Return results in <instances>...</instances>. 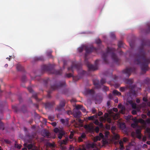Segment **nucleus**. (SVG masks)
<instances>
[{"instance_id": "obj_1", "label": "nucleus", "mask_w": 150, "mask_h": 150, "mask_svg": "<svg viewBox=\"0 0 150 150\" xmlns=\"http://www.w3.org/2000/svg\"><path fill=\"white\" fill-rule=\"evenodd\" d=\"M150 46V40L143 39L142 41L141 45L139 48L138 54L135 55L134 63L137 64H140L141 69L143 73H145L148 70V65L150 63L149 59L146 57V53L144 50V46Z\"/></svg>"}, {"instance_id": "obj_2", "label": "nucleus", "mask_w": 150, "mask_h": 150, "mask_svg": "<svg viewBox=\"0 0 150 150\" xmlns=\"http://www.w3.org/2000/svg\"><path fill=\"white\" fill-rule=\"evenodd\" d=\"M86 50V54L85 55V62L89 70L95 71L98 69V65L99 60H96L95 62V65L90 64L88 61L87 59V54L91 52L94 50L96 51L97 49L93 47H88L86 46H85Z\"/></svg>"}, {"instance_id": "obj_3", "label": "nucleus", "mask_w": 150, "mask_h": 150, "mask_svg": "<svg viewBox=\"0 0 150 150\" xmlns=\"http://www.w3.org/2000/svg\"><path fill=\"white\" fill-rule=\"evenodd\" d=\"M115 49L113 48L108 47L106 52L104 53L102 55V57L104 62L105 64L108 63L107 58L109 55H110L113 61L116 63H117L119 61V59L115 53Z\"/></svg>"}, {"instance_id": "obj_4", "label": "nucleus", "mask_w": 150, "mask_h": 150, "mask_svg": "<svg viewBox=\"0 0 150 150\" xmlns=\"http://www.w3.org/2000/svg\"><path fill=\"white\" fill-rule=\"evenodd\" d=\"M41 69L43 71H50L52 74L56 75H61L62 74V70L61 69H60L59 70L52 69L50 65H43L41 67Z\"/></svg>"}, {"instance_id": "obj_5", "label": "nucleus", "mask_w": 150, "mask_h": 150, "mask_svg": "<svg viewBox=\"0 0 150 150\" xmlns=\"http://www.w3.org/2000/svg\"><path fill=\"white\" fill-rule=\"evenodd\" d=\"M65 84V81L56 82L54 85H51V89L53 90H57L64 86Z\"/></svg>"}, {"instance_id": "obj_6", "label": "nucleus", "mask_w": 150, "mask_h": 150, "mask_svg": "<svg viewBox=\"0 0 150 150\" xmlns=\"http://www.w3.org/2000/svg\"><path fill=\"white\" fill-rule=\"evenodd\" d=\"M66 104V101L64 99H62L60 101L59 103V105L57 106V108L55 109L56 110L58 111H61L65 106Z\"/></svg>"}, {"instance_id": "obj_7", "label": "nucleus", "mask_w": 150, "mask_h": 150, "mask_svg": "<svg viewBox=\"0 0 150 150\" xmlns=\"http://www.w3.org/2000/svg\"><path fill=\"white\" fill-rule=\"evenodd\" d=\"M135 69L134 67H130L126 68L122 71L123 73L126 75L127 76L129 77L132 72L135 71Z\"/></svg>"}, {"instance_id": "obj_8", "label": "nucleus", "mask_w": 150, "mask_h": 150, "mask_svg": "<svg viewBox=\"0 0 150 150\" xmlns=\"http://www.w3.org/2000/svg\"><path fill=\"white\" fill-rule=\"evenodd\" d=\"M84 92L86 95H89L91 96L92 98H96V97L94 96L95 94V91L93 89H87L85 90Z\"/></svg>"}, {"instance_id": "obj_9", "label": "nucleus", "mask_w": 150, "mask_h": 150, "mask_svg": "<svg viewBox=\"0 0 150 150\" xmlns=\"http://www.w3.org/2000/svg\"><path fill=\"white\" fill-rule=\"evenodd\" d=\"M80 68V66L79 64H73L70 67L68 68V70L69 71H73L74 69H76L77 70L79 69Z\"/></svg>"}, {"instance_id": "obj_10", "label": "nucleus", "mask_w": 150, "mask_h": 150, "mask_svg": "<svg viewBox=\"0 0 150 150\" xmlns=\"http://www.w3.org/2000/svg\"><path fill=\"white\" fill-rule=\"evenodd\" d=\"M28 90L31 93H32V97L35 98V99L38 101H40L41 100L39 99L37 97V93L35 92H33V91L32 88L30 87L28 88Z\"/></svg>"}, {"instance_id": "obj_11", "label": "nucleus", "mask_w": 150, "mask_h": 150, "mask_svg": "<svg viewBox=\"0 0 150 150\" xmlns=\"http://www.w3.org/2000/svg\"><path fill=\"white\" fill-rule=\"evenodd\" d=\"M84 128L89 132H92L94 130L93 124L91 123L89 125H85L84 126Z\"/></svg>"}, {"instance_id": "obj_12", "label": "nucleus", "mask_w": 150, "mask_h": 150, "mask_svg": "<svg viewBox=\"0 0 150 150\" xmlns=\"http://www.w3.org/2000/svg\"><path fill=\"white\" fill-rule=\"evenodd\" d=\"M81 112L79 110L74 109L73 111V115L74 117L77 118H79L81 117Z\"/></svg>"}, {"instance_id": "obj_13", "label": "nucleus", "mask_w": 150, "mask_h": 150, "mask_svg": "<svg viewBox=\"0 0 150 150\" xmlns=\"http://www.w3.org/2000/svg\"><path fill=\"white\" fill-rule=\"evenodd\" d=\"M55 105L54 101L51 102H48L46 103L45 104V107L46 109H49L52 108Z\"/></svg>"}, {"instance_id": "obj_14", "label": "nucleus", "mask_w": 150, "mask_h": 150, "mask_svg": "<svg viewBox=\"0 0 150 150\" xmlns=\"http://www.w3.org/2000/svg\"><path fill=\"white\" fill-rule=\"evenodd\" d=\"M136 87V86L134 85H130L128 87V88H129L133 94L134 96L136 95V92L135 91V88Z\"/></svg>"}, {"instance_id": "obj_15", "label": "nucleus", "mask_w": 150, "mask_h": 150, "mask_svg": "<svg viewBox=\"0 0 150 150\" xmlns=\"http://www.w3.org/2000/svg\"><path fill=\"white\" fill-rule=\"evenodd\" d=\"M93 84L96 88L98 89L101 88V85L99 83V80L95 79L93 80Z\"/></svg>"}, {"instance_id": "obj_16", "label": "nucleus", "mask_w": 150, "mask_h": 150, "mask_svg": "<svg viewBox=\"0 0 150 150\" xmlns=\"http://www.w3.org/2000/svg\"><path fill=\"white\" fill-rule=\"evenodd\" d=\"M42 135L44 137L49 138L50 136V134L48 131L46 129H44L42 131Z\"/></svg>"}, {"instance_id": "obj_17", "label": "nucleus", "mask_w": 150, "mask_h": 150, "mask_svg": "<svg viewBox=\"0 0 150 150\" xmlns=\"http://www.w3.org/2000/svg\"><path fill=\"white\" fill-rule=\"evenodd\" d=\"M86 137V135L84 133H82L81 136L79 137L78 138V141L79 142H82L83 139H84Z\"/></svg>"}, {"instance_id": "obj_18", "label": "nucleus", "mask_w": 150, "mask_h": 150, "mask_svg": "<svg viewBox=\"0 0 150 150\" xmlns=\"http://www.w3.org/2000/svg\"><path fill=\"white\" fill-rule=\"evenodd\" d=\"M24 146L25 147H26L28 148V150L32 149L33 148V145L32 144H27L26 143L24 144Z\"/></svg>"}, {"instance_id": "obj_19", "label": "nucleus", "mask_w": 150, "mask_h": 150, "mask_svg": "<svg viewBox=\"0 0 150 150\" xmlns=\"http://www.w3.org/2000/svg\"><path fill=\"white\" fill-rule=\"evenodd\" d=\"M136 134L138 136V138L139 139L141 138V130L140 129H137L136 130Z\"/></svg>"}, {"instance_id": "obj_20", "label": "nucleus", "mask_w": 150, "mask_h": 150, "mask_svg": "<svg viewBox=\"0 0 150 150\" xmlns=\"http://www.w3.org/2000/svg\"><path fill=\"white\" fill-rule=\"evenodd\" d=\"M125 82L127 84L131 85L133 82V80L132 79H127L125 80Z\"/></svg>"}, {"instance_id": "obj_21", "label": "nucleus", "mask_w": 150, "mask_h": 150, "mask_svg": "<svg viewBox=\"0 0 150 150\" xmlns=\"http://www.w3.org/2000/svg\"><path fill=\"white\" fill-rule=\"evenodd\" d=\"M98 117L97 115L88 117L87 119L89 120H93L95 118H97Z\"/></svg>"}, {"instance_id": "obj_22", "label": "nucleus", "mask_w": 150, "mask_h": 150, "mask_svg": "<svg viewBox=\"0 0 150 150\" xmlns=\"http://www.w3.org/2000/svg\"><path fill=\"white\" fill-rule=\"evenodd\" d=\"M16 68L18 71H23V67L20 64H18L17 65Z\"/></svg>"}, {"instance_id": "obj_23", "label": "nucleus", "mask_w": 150, "mask_h": 150, "mask_svg": "<svg viewBox=\"0 0 150 150\" xmlns=\"http://www.w3.org/2000/svg\"><path fill=\"white\" fill-rule=\"evenodd\" d=\"M64 134V132L62 131V132H60L58 135V137L60 139H62L63 136Z\"/></svg>"}, {"instance_id": "obj_24", "label": "nucleus", "mask_w": 150, "mask_h": 150, "mask_svg": "<svg viewBox=\"0 0 150 150\" xmlns=\"http://www.w3.org/2000/svg\"><path fill=\"white\" fill-rule=\"evenodd\" d=\"M95 146V145L93 144H88L86 145V147L87 148L89 149L90 148H94Z\"/></svg>"}, {"instance_id": "obj_25", "label": "nucleus", "mask_w": 150, "mask_h": 150, "mask_svg": "<svg viewBox=\"0 0 150 150\" xmlns=\"http://www.w3.org/2000/svg\"><path fill=\"white\" fill-rule=\"evenodd\" d=\"M112 93L114 95H116L117 96H120L121 93L117 90H115L113 91Z\"/></svg>"}, {"instance_id": "obj_26", "label": "nucleus", "mask_w": 150, "mask_h": 150, "mask_svg": "<svg viewBox=\"0 0 150 150\" xmlns=\"http://www.w3.org/2000/svg\"><path fill=\"white\" fill-rule=\"evenodd\" d=\"M98 136H99V137H100V138H102V139H103V143H104L106 144L107 142V141L105 140L104 139V135H103V134L101 133H100V134H99V135Z\"/></svg>"}, {"instance_id": "obj_27", "label": "nucleus", "mask_w": 150, "mask_h": 150, "mask_svg": "<svg viewBox=\"0 0 150 150\" xmlns=\"http://www.w3.org/2000/svg\"><path fill=\"white\" fill-rule=\"evenodd\" d=\"M137 122H139V123H140L142 124H144V125H146V122L145 121L143 120V119L140 118L138 120V121H137Z\"/></svg>"}, {"instance_id": "obj_28", "label": "nucleus", "mask_w": 150, "mask_h": 150, "mask_svg": "<svg viewBox=\"0 0 150 150\" xmlns=\"http://www.w3.org/2000/svg\"><path fill=\"white\" fill-rule=\"evenodd\" d=\"M134 122H135V123H132L131 124V127L133 128H135L138 126L137 120H136L134 121Z\"/></svg>"}, {"instance_id": "obj_29", "label": "nucleus", "mask_w": 150, "mask_h": 150, "mask_svg": "<svg viewBox=\"0 0 150 150\" xmlns=\"http://www.w3.org/2000/svg\"><path fill=\"white\" fill-rule=\"evenodd\" d=\"M121 110L120 111V112L122 114H124L125 112V107L123 106L121 108Z\"/></svg>"}, {"instance_id": "obj_30", "label": "nucleus", "mask_w": 150, "mask_h": 150, "mask_svg": "<svg viewBox=\"0 0 150 150\" xmlns=\"http://www.w3.org/2000/svg\"><path fill=\"white\" fill-rule=\"evenodd\" d=\"M81 77L80 76H76L73 77V79L75 81H76L80 79Z\"/></svg>"}, {"instance_id": "obj_31", "label": "nucleus", "mask_w": 150, "mask_h": 150, "mask_svg": "<svg viewBox=\"0 0 150 150\" xmlns=\"http://www.w3.org/2000/svg\"><path fill=\"white\" fill-rule=\"evenodd\" d=\"M63 130H62L59 129V128H55L54 129V132L55 133H60V132H62V131Z\"/></svg>"}, {"instance_id": "obj_32", "label": "nucleus", "mask_w": 150, "mask_h": 150, "mask_svg": "<svg viewBox=\"0 0 150 150\" xmlns=\"http://www.w3.org/2000/svg\"><path fill=\"white\" fill-rule=\"evenodd\" d=\"M35 60L36 61L38 60H44V58L42 56H40L38 57H35Z\"/></svg>"}, {"instance_id": "obj_33", "label": "nucleus", "mask_w": 150, "mask_h": 150, "mask_svg": "<svg viewBox=\"0 0 150 150\" xmlns=\"http://www.w3.org/2000/svg\"><path fill=\"white\" fill-rule=\"evenodd\" d=\"M68 140V139H65L63 140L61 143V145L63 144H66Z\"/></svg>"}, {"instance_id": "obj_34", "label": "nucleus", "mask_w": 150, "mask_h": 150, "mask_svg": "<svg viewBox=\"0 0 150 150\" xmlns=\"http://www.w3.org/2000/svg\"><path fill=\"white\" fill-rule=\"evenodd\" d=\"M123 45V42L122 41H119L118 44V48H120L122 47Z\"/></svg>"}, {"instance_id": "obj_35", "label": "nucleus", "mask_w": 150, "mask_h": 150, "mask_svg": "<svg viewBox=\"0 0 150 150\" xmlns=\"http://www.w3.org/2000/svg\"><path fill=\"white\" fill-rule=\"evenodd\" d=\"M71 77H73L72 74L71 73H69L68 74H66L65 75V77H67L69 78Z\"/></svg>"}, {"instance_id": "obj_36", "label": "nucleus", "mask_w": 150, "mask_h": 150, "mask_svg": "<svg viewBox=\"0 0 150 150\" xmlns=\"http://www.w3.org/2000/svg\"><path fill=\"white\" fill-rule=\"evenodd\" d=\"M48 118L50 120L52 121L54 120V115H49L48 116Z\"/></svg>"}, {"instance_id": "obj_37", "label": "nucleus", "mask_w": 150, "mask_h": 150, "mask_svg": "<svg viewBox=\"0 0 150 150\" xmlns=\"http://www.w3.org/2000/svg\"><path fill=\"white\" fill-rule=\"evenodd\" d=\"M83 106L81 105H76V109H75L76 110H79V109H81L82 107Z\"/></svg>"}, {"instance_id": "obj_38", "label": "nucleus", "mask_w": 150, "mask_h": 150, "mask_svg": "<svg viewBox=\"0 0 150 150\" xmlns=\"http://www.w3.org/2000/svg\"><path fill=\"white\" fill-rule=\"evenodd\" d=\"M147 28L146 30L147 33H150V24L149 23H148L147 24Z\"/></svg>"}, {"instance_id": "obj_39", "label": "nucleus", "mask_w": 150, "mask_h": 150, "mask_svg": "<svg viewBox=\"0 0 150 150\" xmlns=\"http://www.w3.org/2000/svg\"><path fill=\"white\" fill-rule=\"evenodd\" d=\"M126 119L127 120H134L133 116L131 115H128Z\"/></svg>"}, {"instance_id": "obj_40", "label": "nucleus", "mask_w": 150, "mask_h": 150, "mask_svg": "<svg viewBox=\"0 0 150 150\" xmlns=\"http://www.w3.org/2000/svg\"><path fill=\"white\" fill-rule=\"evenodd\" d=\"M52 52V51H50L49 52H47V56L50 58H52V56L51 55Z\"/></svg>"}, {"instance_id": "obj_41", "label": "nucleus", "mask_w": 150, "mask_h": 150, "mask_svg": "<svg viewBox=\"0 0 150 150\" xmlns=\"http://www.w3.org/2000/svg\"><path fill=\"white\" fill-rule=\"evenodd\" d=\"M106 82V80L105 79H104L102 78V79L100 80V84L101 85H103V84H104Z\"/></svg>"}, {"instance_id": "obj_42", "label": "nucleus", "mask_w": 150, "mask_h": 150, "mask_svg": "<svg viewBox=\"0 0 150 150\" xmlns=\"http://www.w3.org/2000/svg\"><path fill=\"white\" fill-rule=\"evenodd\" d=\"M127 88H128V87L127 88V87H122L120 88V90L121 92H124Z\"/></svg>"}, {"instance_id": "obj_43", "label": "nucleus", "mask_w": 150, "mask_h": 150, "mask_svg": "<svg viewBox=\"0 0 150 150\" xmlns=\"http://www.w3.org/2000/svg\"><path fill=\"white\" fill-rule=\"evenodd\" d=\"M103 90L104 91L106 92L109 90V88L108 87L106 86H104L103 88Z\"/></svg>"}, {"instance_id": "obj_44", "label": "nucleus", "mask_w": 150, "mask_h": 150, "mask_svg": "<svg viewBox=\"0 0 150 150\" xmlns=\"http://www.w3.org/2000/svg\"><path fill=\"white\" fill-rule=\"evenodd\" d=\"M26 80V78L25 75H23L22 76L21 78V80L22 82H25Z\"/></svg>"}, {"instance_id": "obj_45", "label": "nucleus", "mask_w": 150, "mask_h": 150, "mask_svg": "<svg viewBox=\"0 0 150 150\" xmlns=\"http://www.w3.org/2000/svg\"><path fill=\"white\" fill-rule=\"evenodd\" d=\"M110 37L112 38L113 39H114L115 38V34H114V33H110Z\"/></svg>"}, {"instance_id": "obj_46", "label": "nucleus", "mask_w": 150, "mask_h": 150, "mask_svg": "<svg viewBox=\"0 0 150 150\" xmlns=\"http://www.w3.org/2000/svg\"><path fill=\"white\" fill-rule=\"evenodd\" d=\"M74 135V133L73 132H71L70 135L69 137V139H73Z\"/></svg>"}, {"instance_id": "obj_47", "label": "nucleus", "mask_w": 150, "mask_h": 150, "mask_svg": "<svg viewBox=\"0 0 150 150\" xmlns=\"http://www.w3.org/2000/svg\"><path fill=\"white\" fill-rule=\"evenodd\" d=\"M21 145L18 144H15V147L18 149H21Z\"/></svg>"}, {"instance_id": "obj_48", "label": "nucleus", "mask_w": 150, "mask_h": 150, "mask_svg": "<svg viewBox=\"0 0 150 150\" xmlns=\"http://www.w3.org/2000/svg\"><path fill=\"white\" fill-rule=\"evenodd\" d=\"M84 48L85 46L83 47H80L79 48L78 51L80 52H82L83 51V49Z\"/></svg>"}, {"instance_id": "obj_49", "label": "nucleus", "mask_w": 150, "mask_h": 150, "mask_svg": "<svg viewBox=\"0 0 150 150\" xmlns=\"http://www.w3.org/2000/svg\"><path fill=\"white\" fill-rule=\"evenodd\" d=\"M96 42L97 44H99L101 43V41L99 39H98L96 40Z\"/></svg>"}, {"instance_id": "obj_50", "label": "nucleus", "mask_w": 150, "mask_h": 150, "mask_svg": "<svg viewBox=\"0 0 150 150\" xmlns=\"http://www.w3.org/2000/svg\"><path fill=\"white\" fill-rule=\"evenodd\" d=\"M106 121H107L108 123H110L111 122V119L110 118L108 117L106 119Z\"/></svg>"}, {"instance_id": "obj_51", "label": "nucleus", "mask_w": 150, "mask_h": 150, "mask_svg": "<svg viewBox=\"0 0 150 150\" xmlns=\"http://www.w3.org/2000/svg\"><path fill=\"white\" fill-rule=\"evenodd\" d=\"M100 120L102 122H105L106 121V119L103 117H100Z\"/></svg>"}, {"instance_id": "obj_52", "label": "nucleus", "mask_w": 150, "mask_h": 150, "mask_svg": "<svg viewBox=\"0 0 150 150\" xmlns=\"http://www.w3.org/2000/svg\"><path fill=\"white\" fill-rule=\"evenodd\" d=\"M132 106L133 108L136 109V104L135 103H132Z\"/></svg>"}, {"instance_id": "obj_53", "label": "nucleus", "mask_w": 150, "mask_h": 150, "mask_svg": "<svg viewBox=\"0 0 150 150\" xmlns=\"http://www.w3.org/2000/svg\"><path fill=\"white\" fill-rule=\"evenodd\" d=\"M115 139L116 140H118L120 139L119 136L117 134H116L114 137Z\"/></svg>"}, {"instance_id": "obj_54", "label": "nucleus", "mask_w": 150, "mask_h": 150, "mask_svg": "<svg viewBox=\"0 0 150 150\" xmlns=\"http://www.w3.org/2000/svg\"><path fill=\"white\" fill-rule=\"evenodd\" d=\"M109 115L107 113H105L104 115V117L105 119L108 117Z\"/></svg>"}, {"instance_id": "obj_55", "label": "nucleus", "mask_w": 150, "mask_h": 150, "mask_svg": "<svg viewBox=\"0 0 150 150\" xmlns=\"http://www.w3.org/2000/svg\"><path fill=\"white\" fill-rule=\"evenodd\" d=\"M141 107L145 108L146 106V104L144 103H142L140 105Z\"/></svg>"}, {"instance_id": "obj_56", "label": "nucleus", "mask_w": 150, "mask_h": 150, "mask_svg": "<svg viewBox=\"0 0 150 150\" xmlns=\"http://www.w3.org/2000/svg\"><path fill=\"white\" fill-rule=\"evenodd\" d=\"M95 140L96 141H98V140H101V138H100V137H99L98 136H97L95 138Z\"/></svg>"}, {"instance_id": "obj_57", "label": "nucleus", "mask_w": 150, "mask_h": 150, "mask_svg": "<svg viewBox=\"0 0 150 150\" xmlns=\"http://www.w3.org/2000/svg\"><path fill=\"white\" fill-rule=\"evenodd\" d=\"M94 123L96 125H98L99 124V122L98 120H96L94 122Z\"/></svg>"}, {"instance_id": "obj_58", "label": "nucleus", "mask_w": 150, "mask_h": 150, "mask_svg": "<svg viewBox=\"0 0 150 150\" xmlns=\"http://www.w3.org/2000/svg\"><path fill=\"white\" fill-rule=\"evenodd\" d=\"M4 142L7 144H10L11 143V141L8 139H4Z\"/></svg>"}, {"instance_id": "obj_59", "label": "nucleus", "mask_w": 150, "mask_h": 150, "mask_svg": "<svg viewBox=\"0 0 150 150\" xmlns=\"http://www.w3.org/2000/svg\"><path fill=\"white\" fill-rule=\"evenodd\" d=\"M95 132L96 133H98L99 132V128L98 127H96L95 128Z\"/></svg>"}, {"instance_id": "obj_60", "label": "nucleus", "mask_w": 150, "mask_h": 150, "mask_svg": "<svg viewBox=\"0 0 150 150\" xmlns=\"http://www.w3.org/2000/svg\"><path fill=\"white\" fill-rule=\"evenodd\" d=\"M145 121L146 122V123L147 124H150V118L147 119Z\"/></svg>"}, {"instance_id": "obj_61", "label": "nucleus", "mask_w": 150, "mask_h": 150, "mask_svg": "<svg viewBox=\"0 0 150 150\" xmlns=\"http://www.w3.org/2000/svg\"><path fill=\"white\" fill-rule=\"evenodd\" d=\"M132 113L134 115H136L137 113V111L135 110H133L132 111Z\"/></svg>"}, {"instance_id": "obj_62", "label": "nucleus", "mask_w": 150, "mask_h": 150, "mask_svg": "<svg viewBox=\"0 0 150 150\" xmlns=\"http://www.w3.org/2000/svg\"><path fill=\"white\" fill-rule=\"evenodd\" d=\"M142 117L143 119H145L146 118L147 116L146 115L143 114L142 115Z\"/></svg>"}, {"instance_id": "obj_63", "label": "nucleus", "mask_w": 150, "mask_h": 150, "mask_svg": "<svg viewBox=\"0 0 150 150\" xmlns=\"http://www.w3.org/2000/svg\"><path fill=\"white\" fill-rule=\"evenodd\" d=\"M125 148V147L124 146V145L121 146H120V150H123Z\"/></svg>"}, {"instance_id": "obj_64", "label": "nucleus", "mask_w": 150, "mask_h": 150, "mask_svg": "<svg viewBox=\"0 0 150 150\" xmlns=\"http://www.w3.org/2000/svg\"><path fill=\"white\" fill-rule=\"evenodd\" d=\"M29 150H38L37 147L36 146H34V148L33 149Z\"/></svg>"}]
</instances>
